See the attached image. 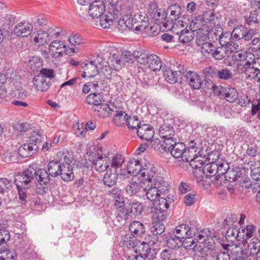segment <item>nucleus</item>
I'll return each instance as SVG.
<instances>
[{
  "label": "nucleus",
  "mask_w": 260,
  "mask_h": 260,
  "mask_svg": "<svg viewBox=\"0 0 260 260\" xmlns=\"http://www.w3.org/2000/svg\"><path fill=\"white\" fill-rule=\"evenodd\" d=\"M169 185L166 181L154 182L151 184H148V186L145 187V192L143 194L155 204L157 203V200L163 193H169Z\"/></svg>",
  "instance_id": "nucleus-1"
},
{
  "label": "nucleus",
  "mask_w": 260,
  "mask_h": 260,
  "mask_svg": "<svg viewBox=\"0 0 260 260\" xmlns=\"http://www.w3.org/2000/svg\"><path fill=\"white\" fill-rule=\"evenodd\" d=\"M138 57V62L146 65L148 68L153 71H159L162 67V62L159 56L153 54H148L143 50L141 53H136Z\"/></svg>",
  "instance_id": "nucleus-2"
},
{
  "label": "nucleus",
  "mask_w": 260,
  "mask_h": 260,
  "mask_svg": "<svg viewBox=\"0 0 260 260\" xmlns=\"http://www.w3.org/2000/svg\"><path fill=\"white\" fill-rule=\"evenodd\" d=\"M140 175L142 180L148 182L149 184L157 182H165L161 176L156 174V169L150 164L143 168Z\"/></svg>",
  "instance_id": "nucleus-3"
},
{
  "label": "nucleus",
  "mask_w": 260,
  "mask_h": 260,
  "mask_svg": "<svg viewBox=\"0 0 260 260\" xmlns=\"http://www.w3.org/2000/svg\"><path fill=\"white\" fill-rule=\"evenodd\" d=\"M254 31L253 29H248L243 25H238L234 28L232 32L233 40L235 41L241 40L249 41L254 35Z\"/></svg>",
  "instance_id": "nucleus-4"
},
{
  "label": "nucleus",
  "mask_w": 260,
  "mask_h": 260,
  "mask_svg": "<svg viewBox=\"0 0 260 260\" xmlns=\"http://www.w3.org/2000/svg\"><path fill=\"white\" fill-rule=\"evenodd\" d=\"M59 33L53 27L47 26L44 30L38 31L37 37L34 38V42L39 43L40 45H44L47 44L50 40V37L53 36L58 37Z\"/></svg>",
  "instance_id": "nucleus-5"
},
{
  "label": "nucleus",
  "mask_w": 260,
  "mask_h": 260,
  "mask_svg": "<svg viewBox=\"0 0 260 260\" xmlns=\"http://www.w3.org/2000/svg\"><path fill=\"white\" fill-rule=\"evenodd\" d=\"M35 169L32 166H29L27 170L22 172V174L17 176L15 180V184H22L23 186L31 185V184L35 182Z\"/></svg>",
  "instance_id": "nucleus-6"
},
{
  "label": "nucleus",
  "mask_w": 260,
  "mask_h": 260,
  "mask_svg": "<svg viewBox=\"0 0 260 260\" xmlns=\"http://www.w3.org/2000/svg\"><path fill=\"white\" fill-rule=\"evenodd\" d=\"M121 16V12L118 9H114L113 12H108L104 16L102 15L100 18V23L104 28H108L112 26L114 21Z\"/></svg>",
  "instance_id": "nucleus-7"
},
{
  "label": "nucleus",
  "mask_w": 260,
  "mask_h": 260,
  "mask_svg": "<svg viewBox=\"0 0 260 260\" xmlns=\"http://www.w3.org/2000/svg\"><path fill=\"white\" fill-rule=\"evenodd\" d=\"M49 51L51 57L57 59L63 54H68L66 45L59 40L52 41L49 46Z\"/></svg>",
  "instance_id": "nucleus-8"
},
{
  "label": "nucleus",
  "mask_w": 260,
  "mask_h": 260,
  "mask_svg": "<svg viewBox=\"0 0 260 260\" xmlns=\"http://www.w3.org/2000/svg\"><path fill=\"white\" fill-rule=\"evenodd\" d=\"M109 153L107 155H103L98 156L96 158H93V156L89 158V161L94 166L95 170L99 172H103L109 168L111 161Z\"/></svg>",
  "instance_id": "nucleus-9"
},
{
  "label": "nucleus",
  "mask_w": 260,
  "mask_h": 260,
  "mask_svg": "<svg viewBox=\"0 0 260 260\" xmlns=\"http://www.w3.org/2000/svg\"><path fill=\"white\" fill-rule=\"evenodd\" d=\"M144 183L142 181L137 182L134 179L128 182L125 188L126 194L130 197L138 194L139 196L144 197L145 192Z\"/></svg>",
  "instance_id": "nucleus-10"
},
{
  "label": "nucleus",
  "mask_w": 260,
  "mask_h": 260,
  "mask_svg": "<svg viewBox=\"0 0 260 260\" xmlns=\"http://www.w3.org/2000/svg\"><path fill=\"white\" fill-rule=\"evenodd\" d=\"M137 255L145 259H151L154 257L153 251L151 250L148 243L139 241L133 250Z\"/></svg>",
  "instance_id": "nucleus-11"
},
{
  "label": "nucleus",
  "mask_w": 260,
  "mask_h": 260,
  "mask_svg": "<svg viewBox=\"0 0 260 260\" xmlns=\"http://www.w3.org/2000/svg\"><path fill=\"white\" fill-rule=\"evenodd\" d=\"M166 12L168 17L165 24L167 26H170L173 24V21H177L178 19H180L181 7L179 5L175 4L171 5Z\"/></svg>",
  "instance_id": "nucleus-12"
},
{
  "label": "nucleus",
  "mask_w": 260,
  "mask_h": 260,
  "mask_svg": "<svg viewBox=\"0 0 260 260\" xmlns=\"http://www.w3.org/2000/svg\"><path fill=\"white\" fill-rule=\"evenodd\" d=\"M174 201V196L170 193H164L157 200L158 203L154 208L161 211H167L170 205Z\"/></svg>",
  "instance_id": "nucleus-13"
},
{
  "label": "nucleus",
  "mask_w": 260,
  "mask_h": 260,
  "mask_svg": "<svg viewBox=\"0 0 260 260\" xmlns=\"http://www.w3.org/2000/svg\"><path fill=\"white\" fill-rule=\"evenodd\" d=\"M105 11V3L102 0L94 1L89 7L88 13L93 18H99Z\"/></svg>",
  "instance_id": "nucleus-14"
},
{
  "label": "nucleus",
  "mask_w": 260,
  "mask_h": 260,
  "mask_svg": "<svg viewBox=\"0 0 260 260\" xmlns=\"http://www.w3.org/2000/svg\"><path fill=\"white\" fill-rule=\"evenodd\" d=\"M68 41L72 46L70 49L73 53H77L82 49L84 45L86 44L84 39L78 34H72L69 37Z\"/></svg>",
  "instance_id": "nucleus-15"
},
{
  "label": "nucleus",
  "mask_w": 260,
  "mask_h": 260,
  "mask_svg": "<svg viewBox=\"0 0 260 260\" xmlns=\"http://www.w3.org/2000/svg\"><path fill=\"white\" fill-rule=\"evenodd\" d=\"M246 172L245 167L235 166L228 171L227 175L224 177V178L229 182H234L236 181L238 178L244 176Z\"/></svg>",
  "instance_id": "nucleus-16"
},
{
  "label": "nucleus",
  "mask_w": 260,
  "mask_h": 260,
  "mask_svg": "<svg viewBox=\"0 0 260 260\" xmlns=\"http://www.w3.org/2000/svg\"><path fill=\"white\" fill-rule=\"evenodd\" d=\"M32 26L30 23L21 22L18 23L15 27L14 31L17 36L28 37L32 31Z\"/></svg>",
  "instance_id": "nucleus-17"
},
{
  "label": "nucleus",
  "mask_w": 260,
  "mask_h": 260,
  "mask_svg": "<svg viewBox=\"0 0 260 260\" xmlns=\"http://www.w3.org/2000/svg\"><path fill=\"white\" fill-rule=\"evenodd\" d=\"M185 79L190 86L194 89H199L202 86L201 77L196 72L188 71Z\"/></svg>",
  "instance_id": "nucleus-18"
},
{
  "label": "nucleus",
  "mask_w": 260,
  "mask_h": 260,
  "mask_svg": "<svg viewBox=\"0 0 260 260\" xmlns=\"http://www.w3.org/2000/svg\"><path fill=\"white\" fill-rule=\"evenodd\" d=\"M234 41L232 32H225L220 34L219 42L221 46L227 47L228 49L230 47V50L232 49V47L237 49V47H238V45Z\"/></svg>",
  "instance_id": "nucleus-19"
},
{
  "label": "nucleus",
  "mask_w": 260,
  "mask_h": 260,
  "mask_svg": "<svg viewBox=\"0 0 260 260\" xmlns=\"http://www.w3.org/2000/svg\"><path fill=\"white\" fill-rule=\"evenodd\" d=\"M137 132L138 136L141 139L145 140L147 141L151 140L154 134L152 127L148 124H143L137 128Z\"/></svg>",
  "instance_id": "nucleus-20"
},
{
  "label": "nucleus",
  "mask_w": 260,
  "mask_h": 260,
  "mask_svg": "<svg viewBox=\"0 0 260 260\" xmlns=\"http://www.w3.org/2000/svg\"><path fill=\"white\" fill-rule=\"evenodd\" d=\"M82 68L83 69L81 76L83 78H93L99 73V70L94 64H92L90 61L82 64Z\"/></svg>",
  "instance_id": "nucleus-21"
},
{
  "label": "nucleus",
  "mask_w": 260,
  "mask_h": 260,
  "mask_svg": "<svg viewBox=\"0 0 260 260\" xmlns=\"http://www.w3.org/2000/svg\"><path fill=\"white\" fill-rule=\"evenodd\" d=\"M251 177L255 181L253 183H250L247 186L245 185V187L250 188L253 192H256L258 188H260V167H255L252 169L251 168Z\"/></svg>",
  "instance_id": "nucleus-22"
},
{
  "label": "nucleus",
  "mask_w": 260,
  "mask_h": 260,
  "mask_svg": "<svg viewBox=\"0 0 260 260\" xmlns=\"http://www.w3.org/2000/svg\"><path fill=\"white\" fill-rule=\"evenodd\" d=\"M238 68L242 71V73H244L247 76V79H253L255 77V74L257 72L256 69L251 65L250 61L247 60L244 64L238 63Z\"/></svg>",
  "instance_id": "nucleus-23"
},
{
  "label": "nucleus",
  "mask_w": 260,
  "mask_h": 260,
  "mask_svg": "<svg viewBox=\"0 0 260 260\" xmlns=\"http://www.w3.org/2000/svg\"><path fill=\"white\" fill-rule=\"evenodd\" d=\"M38 146L36 144L29 143L24 144L21 146L18 149V153L20 156L23 158L31 156L37 150Z\"/></svg>",
  "instance_id": "nucleus-24"
},
{
  "label": "nucleus",
  "mask_w": 260,
  "mask_h": 260,
  "mask_svg": "<svg viewBox=\"0 0 260 260\" xmlns=\"http://www.w3.org/2000/svg\"><path fill=\"white\" fill-rule=\"evenodd\" d=\"M59 176L64 181H72L74 178L73 168L71 165L62 164Z\"/></svg>",
  "instance_id": "nucleus-25"
},
{
  "label": "nucleus",
  "mask_w": 260,
  "mask_h": 260,
  "mask_svg": "<svg viewBox=\"0 0 260 260\" xmlns=\"http://www.w3.org/2000/svg\"><path fill=\"white\" fill-rule=\"evenodd\" d=\"M108 65L102 66L99 69V73L108 80L119 82L121 80L120 77L117 75L115 71H113V69Z\"/></svg>",
  "instance_id": "nucleus-26"
},
{
  "label": "nucleus",
  "mask_w": 260,
  "mask_h": 260,
  "mask_svg": "<svg viewBox=\"0 0 260 260\" xmlns=\"http://www.w3.org/2000/svg\"><path fill=\"white\" fill-rule=\"evenodd\" d=\"M117 178V170H115L114 172H112L111 170L110 169L104 175L103 178V182L105 185L111 187L116 184Z\"/></svg>",
  "instance_id": "nucleus-27"
},
{
  "label": "nucleus",
  "mask_w": 260,
  "mask_h": 260,
  "mask_svg": "<svg viewBox=\"0 0 260 260\" xmlns=\"http://www.w3.org/2000/svg\"><path fill=\"white\" fill-rule=\"evenodd\" d=\"M36 173L34 176L35 181H37L40 185H47L50 180V176L47 171L42 169H35Z\"/></svg>",
  "instance_id": "nucleus-28"
},
{
  "label": "nucleus",
  "mask_w": 260,
  "mask_h": 260,
  "mask_svg": "<svg viewBox=\"0 0 260 260\" xmlns=\"http://www.w3.org/2000/svg\"><path fill=\"white\" fill-rule=\"evenodd\" d=\"M50 81L44 79L42 76H36L33 79V84L37 90L46 91L50 86Z\"/></svg>",
  "instance_id": "nucleus-29"
},
{
  "label": "nucleus",
  "mask_w": 260,
  "mask_h": 260,
  "mask_svg": "<svg viewBox=\"0 0 260 260\" xmlns=\"http://www.w3.org/2000/svg\"><path fill=\"white\" fill-rule=\"evenodd\" d=\"M142 166L139 160L132 159L127 165V172L129 174L137 176L141 174L142 170Z\"/></svg>",
  "instance_id": "nucleus-30"
},
{
  "label": "nucleus",
  "mask_w": 260,
  "mask_h": 260,
  "mask_svg": "<svg viewBox=\"0 0 260 260\" xmlns=\"http://www.w3.org/2000/svg\"><path fill=\"white\" fill-rule=\"evenodd\" d=\"M91 110L96 112L97 116L102 118L109 116L112 114V111L110 108L109 105L103 103L98 106H92Z\"/></svg>",
  "instance_id": "nucleus-31"
},
{
  "label": "nucleus",
  "mask_w": 260,
  "mask_h": 260,
  "mask_svg": "<svg viewBox=\"0 0 260 260\" xmlns=\"http://www.w3.org/2000/svg\"><path fill=\"white\" fill-rule=\"evenodd\" d=\"M217 164L215 162H210L202 168V173L206 176H214V178L218 180L217 176L218 172Z\"/></svg>",
  "instance_id": "nucleus-32"
},
{
  "label": "nucleus",
  "mask_w": 260,
  "mask_h": 260,
  "mask_svg": "<svg viewBox=\"0 0 260 260\" xmlns=\"http://www.w3.org/2000/svg\"><path fill=\"white\" fill-rule=\"evenodd\" d=\"M134 16H139L137 20L134 21L135 30L137 31H143L148 25V17L145 14H136Z\"/></svg>",
  "instance_id": "nucleus-33"
},
{
  "label": "nucleus",
  "mask_w": 260,
  "mask_h": 260,
  "mask_svg": "<svg viewBox=\"0 0 260 260\" xmlns=\"http://www.w3.org/2000/svg\"><path fill=\"white\" fill-rule=\"evenodd\" d=\"M167 17H168L167 12L161 9H158L153 15L151 16L152 19L157 21L160 27H164V30L166 29L167 26L165 24L166 21H167Z\"/></svg>",
  "instance_id": "nucleus-34"
},
{
  "label": "nucleus",
  "mask_w": 260,
  "mask_h": 260,
  "mask_svg": "<svg viewBox=\"0 0 260 260\" xmlns=\"http://www.w3.org/2000/svg\"><path fill=\"white\" fill-rule=\"evenodd\" d=\"M61 163L59 161H50L47 165V172L50 176L56 177L59 176L61 168Z\"/></svg>",
  "instance_id": "nucleus-35"
},
{
  "label": "nucleus",
  "mask_w": 260,
  "mask_h": 260,
  "mask_svg": "<svg viewBox=\"0 0 260 260\" xmlns=\"http://www.w3.org/2000/svg\"><path fill=\"white\" fill-rule=\"evenodd\" d=\"M159 135L162 139L173 138L176 137L175 131L171 125L164 124L159 128Z\"/></svg>",
  "instance_id": "nucleus-36"
},
{
  "label": "nucleus",
  "mask_w": 260,
  "mask_h": 260,
  "mask_svg": "<svg viewBox=\"0 0 260 260\" xmlns=\"http://www.w3.org/2000/svg\"><path fill=\"white\" fill-rule=\"evenodd\" d=\"M176 34L179 35V39L182 43L190 42L193 39L195 34L191 29H181L180 31H176Z\"/></svg>",
  "instance_id": "nucleus-37"
},
{
  "label": "nucleus",
  "mask_w": 260,
  "mask_h": 260,
  "mask_svg": "<svg viewBox=\"0 0 260 260\" xmlns=\"http://www.w3.org/2000/svg\"><path fill=\"white\" fill-rule=\"evenodd\" d=\"M129 229L131 233L138 237L142 236L145 232L144 225L137 221H133L129 224Z\"/></svg>",
  "instance_id": "nucleus-38"
},
{
  "label": "nucleus",
  "mask_w": 260,
  "mask_h": 260,
  "mask_svg": "<svg viewBox=\"0 0 260 260\" xmlns=\"http://www.w3.org/2000/svg\"><path fill=\"white\" fill-rule=\"evenodd\" d=\"M186 146L182 143H177L172 148L170 153L175 158H181L184 156V151L186 150Z\"/></svg>",
  "instance_id": "nucleus-39"
},
{
  "label": "nucleus",
  "mask_w": 260,
  "mask_h": 260,
  "mask_svg": "<svg viewBox=\"0 0 260 260\" xmlns=\"http://www.w3.org/2000/svg\"><path fill=\"white\" fill-rule=\"evenodd\" d=\"M181 240L173 233H170L167 240L166 244L170 249H176L181 246Z\"/></svg>",
  "instance_id": "nucleus-40"
},
{
  "label": "nucleus",
  "mask_w": 260,
  "mask_h": 260,
  "mask_svg": "<svg viewBox=\"0 0 260 260\" xmlns=\"http://www.w3.org/2000/svg\"><path fill=\"white\" fill-rule=\"evenodd\" d=\"M201 48V52L202 54L207 58H210L212 56L214 49H215V46L210 42H206L203 43Z\"/></svg>",
  "instance_id": "nucleus-41"
},
{
  "label": "nucleus",
  "mask_w": 260,
  "mask_h": 260,
  "mask_svg": "<svg viewBox=\"0 0 260 260\" xmlns=\"http://www.w3.org/2000/svg\"><path fill=\"white\" fill-rule=\"evenodd\" d=\"M213 52L211 57L216 60H221L228 55L229 49L227 47L221 46L218 47L215 46Z\"/></svg>",
  "instance_id": "nucleus-42"
},
{
  "label": "nucleus",
  "mask_w": 260,
  "mask_h": 260,
  "mask_svg": "<svg viewBox=\"0 0 260 260\" xmlns=\"http://www.w3.org/2000/svg\"><path fill=\"white\" fill-rule=\"evenodd\" d=\"M164 76L167 82L174 84L178 81L179 75L174 70L168 68L164 72Z\"/></svg>",
  "instance_id": "nucleus-43"
},
{
  "label": "nucleus",
  "mask_w": 260,
  "mask_h": 260,
  "mask_svg": "<svg viewBox=\"0 0 260 260\" xmlns=\"http://www.w3.org/2000/svg\"><path fill=\"white\" fill-rule=\"evenodd\" d=\"M143 52V50L141 49H139L138 50H136L132 54L130 51H125L122 53V58L123 60V62L124 61L127 62H134L135 59H136L138 62V57H137V54L136 53H141Z\"/></svg>",
  "instance_id": "nucleus-44"
},
{
  "label": "nucleus",
  "mask_w": 260,
  "mask_h": 260,
  "mask_svg": "<svg viewBox=\"0 0 260 260\" xmlns=\"http://www.w3.org/2000/svg\"><path fill=\"white\" fill-rule=\"evenodd\" d=\"M245 21L248 25L260 23V9L252 11L248 17H245Z\"/></svg>",
  "instance_id": "nucleus-45"
},
{
  "label": "nucleus",
  "mask_w": 260,
  "mask_h": 260,
  "mask_svg": "<svg viewBox=\"0 0 260 260\" xmlns=\"http://www.w3.org/2000/svg\"><path fill=\"white\" fill-rule=\"evenodd\" d=\"M223 95L225 100L230 103L235 102L238 98V93L234 87H226Z\"/></svg>",
  "instance_id": "nucleus-46"
},
{
  "label": "nucleus",
  "mask_w": 260,
  "mask_h": 260,
  "mask_svg": "<svg viewBox=\"0 0 260 260\" xmlns=\"http://www.w3.org/2000/svg\"><path fill=\"white\" fill-rule=\"evenodd\" d=\"M86 100L88 104L93 105V106H98L104 102L101 95L96 93L89 94L87 96Z\"/></svg>",
  "instance_id": "nucleus-47"
},
{
  "label": "nucleus",
  "mask_w": 260,
  "mask_h": 260,
  "mask_svg": "<svg viewBox=\"0 0 260 260\" xmlns=\"http://www.w3.org/2000/svg\"><path fill=\"white\" fill-rule=\"evenodd\" d=\"M119 54H114L109 58L107 62H108V64L111 63V65L114 68L115 70H118L124 64Z\"/></svg>",
  "instance_id": "nucleus-48"
},
{
  "label": "nucleus",
  "mask_w": 260,
  "mask_h": 260,
  "mask_svg": "<svg viewBox=\"0 0 260 260\" xmlns=\"http://www.w3.org/2000/svg\"><path fill=\"white\" fill-rule=\"evenodd\" d=\"M260 248V240L257 238H253L248 245V250L252 256L257 255Z\"/></svg>",
  "instance_id": "nucleus-49"
},
{
  "label": "nucleus",
  "mask_w": 260,
  "mask_h": 260,
  "mask_svg": "<svg viewBox=\"0 0 260 260\" xmlns=\"http://www.w3.org/2000/svg\"><path fill=\"white\" fill-rule=\"evenodd\" d=\"M207 161V158L202 156L201 155H197L195 157L193 158V160L190 161V165L192 168L196 170H199L202 171V168L204 167V163Z\"/></svg>",
  "instance_id": "nucleus-50"
},
{
  "label": "nucleus",
  "mask_w": 260,
  "mask_h": 260,
  "mask_svg": "<svg viewBox=\"0 0 260 260\" xmlns=\"http://www.w3.org/2000/svg\"><path fill=\"white\" fill-rule=\"evenodd\" d=\"M127 114L122 111H117L114 116L113 121L118 126H120L126 123Z\"/></svg>",
  "instance_id": "nucleus-51"
},
{
  "label": "nucleus",
  "mask_w": 260,
  "mask_h": 260,
  "mask_svg": "<svg viewBox=\"0 0 260 260\" xmlns=\"http://www.w3.org/2000/svg\"><path fill=\"white\" fill-rule=\"evenodd\" d=\"M209 34L208 30L203 29L199 30L196 32V44L200 46L203 44V43L209 41V37L208 36Z\"/></svg>",
  "instance_id": "nucleus-52"
},
{
  "label": "nucleus",
  "mask_w": 260,
  "mask_h": 260,
  "mask_svg": "<svg viewBox=\"0 0 260 260\" xmlns=\"http://www.w3.org/2000/svg\"><path fill=\"white\" fill-rule=\"evenodd\" d=\"M176 143V137L170 138H168L164 139L163 143L160 146L161 147V150H162V151L170 152L172 148H173Z\"/></svg>",
  "instance_id": "nucleus-53"
},
{
  "label": "nucleus",
  "mask_w": 260,
  "mask_h": 260,
  "mask_svg": "<svg viewBox=\"0 0 260 260\" xmlns=\"http://www.w3.org/2000/svg\"><path fill=\"white\" fill-rule=\"evenodd\" d=\"M239 229L237 226L229 228L226 233V239L228 241L234 242L239 236Z\"/></svg>",
  "instance_id": "nucleus-54"
},
{
  "label": "nucleus",
  "mask_w": 260,
  "mask_h": 260,
  "mask_svg": "<svg viewBox=\"0 0 260 260\" xmlns=\"http://www.w3.org/2000/svg\"><path fill=\"white\" fill-rule=\"evenodd\" d=\"M123 245L127 248H132L134 249L136 242L137 241L136 238L133 235L126 234L122 238Z\"/></svg>",
  "instance_id": "nucleus-55"
},
{
  "label": "nucleus",
  "mask_w": 260,
  "mask_h": 260,
  "mask_svg": "<svg viewBox=\"0 0 260 260\" xmlns=\"http://www.w3.org/2000/svg\"><path fill=\"white\" fill-rule=\"evenodd\" d=\"M194 247H195L196 260H207V251L205 250L204 247L197 244L194 246Z\"/></svg>",
  "instance_id": "nucleus-56"
},
{
  "label": "nucleus",
  "mask_w": 260,
  "mask_h": 260,
  "mask_svg": "<svg viewBox=\"0 0 260 260\" xmlns=\"http://www.w3.org/2000/svg\"><path fill=\"white\" fill-rule=\"evenodd\" d=\"M42 135L43 131H33L30 133L29 137V143L36 144V146H38L42 141Z\"/></svg>",
  "instance_id": "nucleus-57"
},
{
  "label": "nucleus",
  "mask_w": 260,
  "mask_h": 260,
  "mask_svg": "<svg viewBox=\"0 0 260 260\" xmlns=\"http://www.w3.org/2000/svg\"><path fill=\"white\" fill-rule=\"evenodd\" d=\"M203 21L202 18L198 16L196 17L191 22L190 24L189 27L192 31L195 33L196 31H199L200 29H203L202 28L203 25Z\"/></svg>",
  "instance_id": "nucleus-58"
},
{
  "label": "nucleus",
  "mask_w": 260,
  "mask_h": 260,
  "mask_svg": "<svg viewBox=\"0 0 260 260\" xmlns=\"http://www.w3.org/2000/svg\"><path fill=\"white\" fill-rule=\"evenodd\" d=\"M186 224H182L179 225L176 228L173 234L182 240L186 237Z\"/></svg>",
  "instance_id": "nucleus-59"
},
{
  "label": "nucleus",
  "mask_w": 260,
  "mask_h": 260,
  "mask_svg": "<svg viewBox=\"0 0 260 260\" xmlns=\"http://www.w3.org/2000/svg\"><path fill=\"white\" fill-rule=\"evenodd\" d=\"M170 27L167 26L165 30H172L176 33V31H180L181 29L184 27L185 25H186V23L183 22L180 19H178L177 21H173Z\"/></svg>",
  "instance_id": "nucleus-60"
},
{
  "label": "nucleus",
  "mask_w": 260,
  "mask_h": 260,
  "mask_svg": "<svg viewBox=\"0 0 260 260\" xmlns=\"http://www.w3.org/2000/svg\"><path fill=\"white\" fill-rule=\"evenodd\" d=\"M126 123L129 128L137 130L141 125V122L136 116H129L127 117Z\"/></svg>",
  "instance_id": "nucleus-61"
},
{
  "label": "nucleus",
  "mask_w": 260,
  "mask_h": 260,
  "mask_svg": "<svg viewBox=\"0 0 260 260\" xmlns=\"http://www.w3.org/2000/svg\"><path fill=\"white\" fill-rule=\"evenodd\" d=\"M17 188L18 191L19 198L22 202V204H25L26 202V199L28 197V194L26 193V189L28 188V187H26L25 186L22 185V184H16Z\"/></svg>",
  "instance_id": "nucleus-62"
},
{
  "label": "nucleus",
  "mask_w": 260,
  "mask_h": 260,
  "mask_svg": "<svg viewBox=\"0 0 260 260\" xmlns=\"http://www.w3.org/2000/svg\"><path fill=\"white\" fill-rule=\"evenodd\" d=\"M112 158L111 167L117 170L120 167L124 162V157L119 154H116Z\"/></svg>",
  "instance_id": "nucleus-63"
},
{
  "label": "nucleus",
  "mask_w": 260,
  "mask_h": 260,
  "mask_svg": "<svg viewBox=\"0 0 260 260\" xmlns=\"http://www.w3.org/2000/svg\"><path fill=\"white\" fill-rule=\"evenodd\" d=\"M183 241H181L182 245L185 249H193L195 251V246L196 244L198 245L197 242L195 239H192V237H186L184 238Z\"/></svg>",
  "instance_id": "nucleus-64"
}]
</instances>
